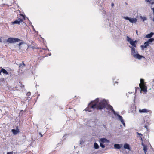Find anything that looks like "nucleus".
I'll use <instances>...</instances> for the list:
<instances>
[{
    "label": "nucleus",
    "instance_id": "nucleus-1",
    "mask_svg": "<svg viewBox=\"0 0 154 154\" xmlns=\"http://www.w3.org/2000/svg\"><path fill=\"white\" fill-rule=\"evenodd\" d=\"M108 102L106 100L103 99L99 101V99L97 98L94 101L91 102L89 104L86 110L90 112L92 111V109H94L95 108L97 109H102L105 108Z\"/></svg>",
    "mask_w": 154,
    "mask_h": 154
},
{
    "label": "nucleus",
    "instance_id": "nucleus-2",
    "mask_svg": "<svg viewBox=\"0 0 154 154\" xmlns=\"http://www.w3.org/2000/svg\"><path fill=\"white\" fill-rule=\"evenodd\" d=\"M131 49V55L135 58L140 60L142 58H144V57L143 56L140 55L137 51L132 46H129Z\"/></svg>",
    "mask_w": 154,
    "mask_h": 154
},
{
    "label": "nucleus",
    "instance_id": "nucleus-3",
    "mask_svg": "<svg viewBox=\"0 0 154 154\" xmlns=\"http://www.w3.org/2000/svg\"><path fill=\"white\" fill-rule=\"evenodd\" d=\"M20 41L21 40L20 39L17 38H9L7 40V42L10 43H12L15 42H20Z\"/></svg>",
    "mask_w": 154,
    "mask_h": 154
},
{
    "label": "nucleus",
    "instance_id": "nucleus-4",
    "mask_svg": "<svg viewBox=\"0 0 154 154\" xmlns=\"http://www.w3.org/2000/svg\"><path fill=\"white\" fill-rule=\"evenodd\" d=\"M23 20L20 18H18V19L16 20L14 22H11V24L12 25L14 24H17L20 25L21 23L23 22Z\"/></svg>",
    "mask_w": 154,
    "mask_h": 154
},
{
    "label": "nucleus",
    "instance_id": "nucleus-5",
    "mask_svg": "<svg viewBox=\"0 0 154 154\" xmlns=\"http://www.w3.org/2000/svg\"><path fill=\"white\" fill-rule=\"evenodd\" d=\"M139 86L141 88V90L143 91L144 92L147 91V87L144 84H139Z\"/></svg>",
    "mask_w": 154,
    "mask_h": 154
},
{
    "label": "nucleus",
    "instance_id": "nucleus-6",
    "mask_svg": "<svg viewBox=\"0 0 154 154\" xmlns=\"http://www.w3.org/2000/svg\"><path fill=\"white\" fill-rule=\"evenodd\" d=\"M116 115L117 116H118V120L121 121L122 123V124L125 127V124L124 122L122 116L117 113H116Z\"/></svg>",
    "mask_w": 154,
    "mask_h": 154
},
{
    "label": "nucleus",
    "instance_id": "nucleus-7",
    "mask_svg": "<svg viewBox=\"0 0 154 154\" xmlns=\"http://www.w3.org/2000/svg\"><path fill=\"white\" fill-rule=\"evenodd\" d=\"M99 142L103 143H109V141L105 138H102L100 139Z\"/></svg>",
    "mask_w": 154,
    "mask_h": 154
},
{
    "label": "nucleus",
    "instance_id": "nucleus-8",
    "mask_svg": "<svg viewBox=\"0 0 154 154\" xmlns=\"http://www.w3.org/2000/svg\"><path fill=\"white\" fill-rule=\"evenodd\" d=\"M11 131L14 135H16L20 131L18 128V127L17 126L16 127V129H12Z\"/></svg>",
    "mask_w": 154,
    "mask_h": 154
},
{
    "label": "nucleus",
    "instance_id": "nucleus-9",
    "mask_svg": "<svg viewBox=\"0 0 154 154\" xmlns=\"http://www.w3.org/2000/svg\"><path fill=\"white\" fill-rule=\"evenodd\" d=\"M149 44L147 42V41L145 42L144 44V45H141V48L142 50H143L144 48H146L147 47L149 46Z\"/></svg>",
    "mask_w": 154,
    "mask_h": 154
},
{
    "label": "nucleus",
    "instance_id": "nucleus-10",
    "mask_svg": "<svg viewBox=\"0 0 154 154\" xmlns=\"http://www.w3.org/2000/svg\"><path fill=\"white\" fill-rule=\"evenodd\" d=\"M129 43L132 46V47H134V48L136 47V43H137V41L136 40L133 41L132 40Z\"/></svg>",
    "mask_w": 154,
    "mask_h": 154
},
{
    "label": "nucleus",
    "instance_id": "nucleus-11",
    "mask_svg": "<svg viewBox=\"0 0 154 154\" xmlns=\"http://www.w3.org/2000/svg\"><path fill=\"white\" fill-rule=\"evenodd\" d=\"M148 110L146 109H140L139 112L140 113H147L148 112Z\"/></svg>",
    "mask_w": 154,
    "mask_h": 154
},
{
    "label": "nucleus",
    "instance_id": "nucleus-12",
    "mask_svg": "<svg viewBox=\"0 0 154 154\" xmlns=\"http://www.w3.org/2000/svg\"><path fill=\"white\" fill-rule=\"evenodd\" d=\"M122 146V144H115L114 145V148L117 149H120Z\"/></svg>",
    "mask_w": 154,
    "mask_h": 154
},
{
    "label": "nucleus",
    "instance_id": "nucleus-13",
    "mask_svg": "<svg viewBox=\"0 0 154 154\" xmlns=\"http://www.w3.org/2000/svg\"><path fill=\"white\" fill-rule=\"evenodd\" d=\"M108 109L111 110L113 112V114L115 115H116V112H115L114 110L113 109V108L112 106H111L110 105L108 106Z\"/></svg>",
    "mask_w": 154,
    "mask_h": 154
},
{
    "label": "nucleus",
    "instance_id": "nucleus-14",
    "mask_svg": "<svg viewBox=\"0 0 154 154\" xmlns=\"http://www.w3.org/2000/svg\"><path fill=\"white\" fill-rule=\"evenodd\" d=\"M129 21L131 23H135L137 21V19L135 18H130Z\"/></svg>",
    "mask_w": 154,
    "mask_h": 154
},
{
    "label": "nucleus",
    "instance_id": "nucleus-15",
    "mask_svg": "<svg viewBox=\"0 0 154 154\" xmlns=\"http://www.w3.org/2000/svg\"><path fill=\"white\" fill-rule=\"evenodd\" d=\"M154 34V33L151 32L150 33L146 35L145 36V38H150Z\"/></svg>",
    "mask_w": 154,
    "mask_h": 154
},
{
    "label": "nucleus",
    "instance_id": "nucleus-16",
    "mask_svg": "<svg viewBox=\"0 0 154 154\" xmlns=\"http://www.w3.org/2000/svg\"><path fill=\"white\" fill-rule=\"evenodd\" d=\"M124 148L125 149H127L129 150H130V146L127 143L124 144Z\"/></svg>",
    "mask_w": 154,
    "mask_h": 154
},
{
    "label": "nucleus",
    "instance_id": "nucleus-17",
    "mask_svg": "<svg viewBox=\"0 0 154 154\" xmlns=\"http://www.w3.org/2000/svg\"><path fill=\"white\" fill-rule=\"evenodd\" d=\"M1 72H2L3 73L6 75H8L9 74V72L3 68L1 69Z\"/></svg>",
    "mask_w": 154,
    "mask_h": 154
},
{
    "label": "nucleus",
    "instance_id": "nucleus-18",
    "mask_svg": "<svg viewBox=\"0 0 154 154\" xmlns=\"http://www.w3.org/2000/svg\"><path fill=\"white\" fill-rule=\"evenodd\" d=\"M154 41V38H151L150 39H148V40L147 41V42L149 44V43H150Z\"/></svg>",
    "mask_w": 154,
    "mask_h": 154
},
{
    "label": "nucleus",
    "instance_id": "nucleus-19",
    "mask_svg": "<svg viewBox=\"0 0 154 154\" xmlns=\"http://www.w3.org/2000/svg\"><path fill=\"white\" fill-rule=\"evenodd\" d=\"M140 18L143 20V21H144L147 20L146 17L144 16L143 17L142 16H140Z\"/></svg>",
    "mask_w": 154,
    "mask_h": 154
},
{
    "label": "nucleus",
    "instance_id": "nucleus-20",
    "mask_svg": "<svg viewBox=\"0 0 154 154\" xmlns=\"http://www.w3.org/2000/svg\"><path fill=\"white\" fill-rule=\"evenodd\" d=\"M94 148L96 149H97L99 148V146L96 143H95L94 144Z\"/></svg>",
    "mask_w": 154,
    "mask_h": 154
},
{
    "label": "nucleus",
    "instance_id": "nucleus-21",
    "mask_svg": "<svg viewBox=\"0 0 154 154\" xmlns=\"http://www.w3.org/2000/svg\"><path fill=\"white\" fill-rule=\"evenodd\" d=\"M126 40L127 41L130 42V41L132 40V39L130 38L128 36H127Z\"/></svg>",
    "mask_w": 154,
    "mask_h": 154
},
{
    "label": "nucleus",
    "instance_id": "nucleus-22",
    "mask_svg": "<svg viewBox=\"0 0 154 154\" xmlns=\"http://www.w3.org/2000/svg\"><path fill=\"white\" fill-rule=\"evenodd\" d=\"M143 150L145 152V153L146 154L147 151V148L146 146L143 147Z\"/></svg>",
    "mask_w": 154,
    "mask_h": 154
},
{
    "label": "nucleus",
    "instance_id": "nucleus-23",
    "mask_svg": "<svg viewBox=\"0 0 154 154\" xmlns=\"http://www.w3.org/2000/svg\"><path fill=\"white\" fill-rule=\"evenodd\" d=\"M25 66V65L23 63V62H22V63H21L19 64V67H21V66L23 67V66Z\"/></svg>",
    "mask_w": 154,
    "mask_h": 154
},
{
    "label": "nucleus",
    "instance_id": "nucleus-24",
    "mask_svg": "<svg viewBox=\"0 0 154 154\" xmlns=\"http://www.w3.org/2000/svg\"><path fill=\"white\" fill-rule=\"evenodd\" d=\"M31 93L30 92H28L27 94V95L28 96V98H29V99H28L29 100L30 99V97H29V96L31 95Z\"/></svg>",
    "mask_w": 154,
    "mask_h": 154
},
{
    "label": "nucleus",
    "instance_id": "nucleus-25",
    "mask_svg": "<svg viewBox=\"0 0 154 154\" xmlns=\"http://www.w3.org/2000/svg\"><path fill=\"white\" fill-rule=\"evenodd\" d=\"M100 146L103 148H105V146L103 144V143H100Z\"/></svg>",
    "mask_w": 154,
    "mask_h": 154
},
{
    "label": "nucleus",
    "instance_id": "nucleus-26",
    "mask_svg": "<svg viewBox=\"0 0 154 154\" xmlns=\"http://www.w3.org/2000/svg\"><path fill=\"white\" fill-rule=\"evenodd\" d=\"M140 84H144V80L142 79H140Z\"/></svg>",
    "mask_w": 154,
    "mask_h": 154
},
{
    "label": "nucleus",
    "instance_id": "nucleus-27",
    "mask_svg": "<svg viewBox=\"0 0 154 154\" xmlns=\"http://www.w3.org/2000/svg\"><path fill=\"white\" fill-rule=\"evenodd\" d=\"M130 18L128 17H124V18L125 20H128L129 21Z\"/></svg>",
    "mask_w": 154,
    "mask_h": 154
},
{
    "label": "nucleus",
    "instance_id": "nucleus-28",
    "mask_svg": "<svg viewBox=\"0 0 154 154\" xmlns=\"http://www.w3.org/2000/svg\"><path fill=\"white\" fill-rule=\"evenodd\" d=\"M145 2L147 3H148L149 4H151L150 0H145Z\"/></svg>",
    "mask_w": 154,
    "mask_h": 154
},
{
    "label": "nucleus",
    "instance_id": "nucleus-29",
    "mask_svg": "<svg viewBox=\"0 0 154 154\" xmlns=\"http://www.w3.org/2000/svg\"><path fill=\"white\" fill-rule=\"evenodd\" d=\"M151 4L153 5L154 4V0H150Z\"/></svg>",
    "mask_w": 154,
    "mask_h": 154
},
{
    "label": "nucleus",
    "instance_id": "nucleus-30",
    "mask_svg": "<svg viewBox=\"0 0 154 154\" xmlns=\"http://www.w3.org/2000/svg\"><path fill=\"white\" fill-rule=\"evenodd\" d=\"M136 133H137V135H139V136H142V134L141 133H139L137 132Z\"/></svg>",
    "mask_w": 154,
    "mask_h": 154
},
{
    "label": "nucleus",
    "instance_id": "nucleus-31",
    "mask_svg": "<svg viewBox=\"0 0 154 154\" xmlns=\"http://www.w3.org/2000/svg\"><path fill=\"white\" fill-rule=\"evenodd\" d=\"M7 154H15V153L12 152H8L7 153Z\"/></svg>",
    "mask_w": 154,
    "mask_h": 154
},
{
    "label": "nucleus",
    "instance_id": "nucleus-32",
    "mask_svg": "<svg viewBox=\"0 0 154 154\" xmlns=\"http://www.w3.org/2000/svg\"><path fill=\"white\" fill-rule=\"evenodd\" d=\"M23 42H20L19 44H18V45H19V46H20V45H21L23 44Z\"/></svg>",
    "mask_w": 154,
    "mask_h": 154
},
{
    "label": "nucleus",
    "instance_id": "nucleus-33",
    "mask_svg": "<svg viewBox=\"0 0 154 154\" xmlns=\"http://www.w3.org/2000/svg\"><path fill=\"white\" fill-rule=\"evenodd\" d=\"M142 145L144 147V146H146V145H144V144H143V143L142 142L141 143Z\"/></svg>",
    "mask_w": 154,
    "mask_h": 154
},
{
    "label": "nucleus",
    "instance_id": "nucleus-34",
    "mask_svg": "<svg viewBox=\"0 0 154 154\" xmlns=\"http://www.w3.org/2000/svg\"><path fill=\"white\" fill-rule=\"evenodd\" d=\"M4 80H5V79L3 78H2L1 79H0V80H1L2 81H4Z\"/></svg>",
    "mask_w": 154,
    "mask_h": 154
},
{
    "label": "nucleus",
    "instance_id": "nucleus-35",
    "mask_svg": "<svg viewBox=\"0 0 154 154\" xmlns=\"http://www.w3.org/2000/svg\"><path fill=\"white\" fill-rule=\"evenodd\" d=\"M144 127L145 128H146V129H147V126L146 125H145Z\"/></svg>",
    "mask_w": 154,
    "mask_h": 154
},
{
    "label": "nucleus",
    "instance_id": "nucleus-36",
    "mask_svg": "<svg viewBox=\"0 0 154 154\" xmlns=\"http://www.w3.org/2000/svg\"><path fill=\"white\" fill-rule=\"evenodd\" d=\"M140 140L142 141L143 140H142V137H141V136L140 137Z\"/></svg>",
    "mask_w": 154,
    "mask_h": 154
},
{
    "label": "nucleus",
    "instance_id": "nucleus-37",
    "mask_svg": "<svg viewBox=\"0 0 154 154\" xmlns=\"http://www.w3.org/2000/svg\"><path fill=\"white\" fill-rule=\"evenodd\" d=\"M39 134L41 135V137H42V135L40 133H39Z\"/></svg>",
    "mask_w": 154,
    "mask_h": 154
},
{
    "label": "nucleus",
    "instance_id": "nucleus-38",
    "mask_svg": "<svg viewBox=\"0 0 154 154\" xmlns=\"http://www.w3.org/2000/svg\"><path fill=\"white\" fill-rule=\"evenodd\" d=\"M136 34H138V32H137V30H136Z\"/></svg>",
    "mask_w": 154,
    "mask_h": 154
},
{
    "label": "nucleus",
    "instance_id": "nucleus-39",
    "mask_svg": "<svg viewBox=\"0 0 154 154\" xmlns=\"http://www.w3.org/2000/svg\"><path fill=\"white\" fill-rule=\"evenodd\" d=\"M137 89H139V88L138 87H137V88H136V90H137Z\"/></svg>",
    "mask_w": 154,
    "mask_h": 154
},
{
    "label": "nucleus",
    "instance_id": "nucleus-40",
    "mask_svg": "<svg viewBox=\"0 0 154 154\" xmlns=\"http://www.w3.org/2000/svg\"><path fill=\"white\" fill-rule=\"evenodd\" d=\"M112 6H113L114 5V4L113 3H112Z\"/></svg>",
    "mask_w": 154,
    "mask_h": 154
},
{
    "label": "nucleus",
    "instance_id": "nucleus-41",
    "mask_svg": "<svg viewBox=\"0 0 154 154\" xmlns=\"http://www.w3.org/2000/svg\"><path fill=\"white\" fill-rule=\"evenodd\" d=\"M21 15L22 16H23V18L24 19V16L23 15Z\"/></svg>",
    "mask_w": 154,
    "mask_h": 154
},
{
    "label": "nucleus",
    "instance_id": "nucleus-42",
    "mask_svg": "<svg viewBox=\"0 0 154 154\" xmlns=\"http://www.w3.org/2000/svg\"><path fill=\"white\" fill-rule=\"evenodd\" d=\"M2 42V40L1 38H0V42Z\"/></svg>",
    "mask_w": 154,
    "mask_h": 154
},
{
    "label": "nucleus",
    "instance_id": "nucleus-43",
    "mask_svg": "<svg viewBox=\"0 0 154 154\" xmlns=\"http://www.w3.org/2000/svg\"><path fill=\"white\" fill-rule=\"evenodd\" d=\"M31 48H33V49L34 48V47H31Z\"/></svg>",
    "mask_w": 154,
    "mask_h": 154
},
{
    "label": "nucleus",
    "instance_id": "nucleus-44",
    "mask_svg": "<svg viewBox=\"0 0 154 154\" xmlns=\"http://www.w3.org/2000/svg\"><path fill=\"white\" fill-rule=\"evenodd\" d=\"M2 72H1V71H0V74H1V73Z\"/></svg>",
    "mask_w": 154,
    "mask_h": 154
}]
</instances>
